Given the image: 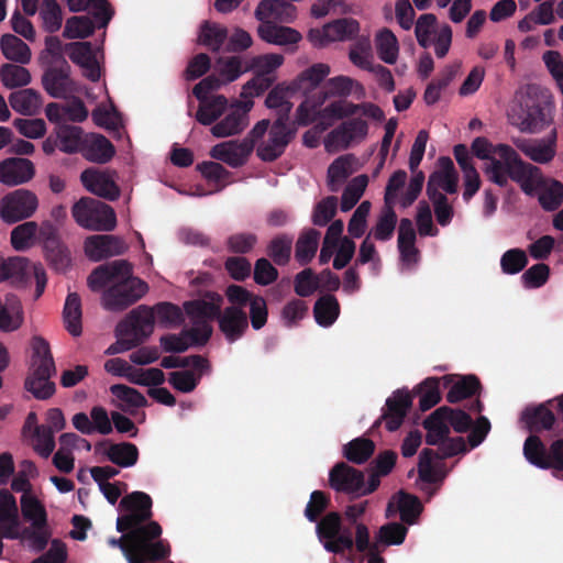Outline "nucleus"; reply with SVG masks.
I'll return each instance as SVG.
<instances>
[{"label":"nucleus","instance_id":"1","mask_svg":"<svg viewBox=\"0 0 563 563\" xmlns=\"http://www.w3.org/2000/svg\"><path fill=\"white\" fill-rule=\"evenodd\" d=\"M471 148L477 158L485 162L483 170L492 183L505 187L511 179L527 195H533L541 189L539 201L548 211L555 210L563 202V184L544 180L541 170L522 161L509 145H494L485 137H476Z\"/></svg>","mask_w":563,"mask_h":563},{"label":"nucleus","instance_id":"2","mask_svg":"<svg viewBox=\"0 0 563 563\" xmlns=\"http://www.w3.org/2000/svg\"><path fill=\"white\" fill-rule=\"evenodd\" d=\"M367 503L350 505L345 508L344 518L349 526H344L336 512L325 515L316 527L319 541L328 552L343 553L355 544L357 551H365L369 547L368 528L358 521L366 510Z\"/></svg>","mask_w":563,"mask_h":563},{"label":"nucleus","instance_id":"3","mask_svg":"<svg viewBox=\"0 0 563 563\" xmlns=\"http://www.w3.org/2000/svg\"><path fill=\"white\" fill-rule=\"evenodd\" d=\"M223 301L214 292H208L202 298L188 301L184 305L189 317L191 328L179 334H169L161 339V345L166 352H184L190 345L203 344L212 333L210 320L218 313Z\"/></svg>","mask_w":563,"mask_h":563},{"label":"nucleus","instance_id":"4","mask_svg":"<svg viewBox=\"0 0 563 563\" xmlns=\"http://www.w3.org/2000/svg\"><path fill=\"white\" fill-rule=\"evenodd\" d=\"M548 92L537 85L521 87L507 110L509 122L521 132L537 133L551 122Z\"/></svg>","mask_w":563,"mask_h":563},{"label":"nucleus","instance_id":"5","mask_svg":"<svg viewBox=\"0 0 563 563\" xmlns=\"http://www.w3.org/2000/svg\"><path fill=\"white\" fill-rule=\"evenodd\" d=\"M155 322L153 308L140 306L132 310L128 318L117 325L118 342L109 351L119 353L132 349L153 332Z\"/></svg>","mask_w":563,"mask_h":563},{"label":"nucleus","instance_id":"6","mask_svg":"<svg viewBox=\"0 0 563 563\" xmlns=\"http://www.w3.org/2000/svg\"><path fill=\"white\" fill-rule=\"evenodd\" d=\"M371 121H374L373 118L363 113L350 115L327 134L323 140L324 150L336 153L361 144L368 136Z\"/></svg>","mask_w":563,"mask_h":563},{"label":"nucleus","instance_id":"7","mask_svg":"<svg viewBox=\"0 0 563 563\" xmlns=\"http://www.w3.org/2000/svg\"><path fill=\"white\" fill-rule=\"evenodd\" d=\"M76 223L91 231H112L117 224L114 210L107 203L85 197L71 208Z\"/></svg>","mask_w":563,"mask_h":563},{"label":"nucleus","instance_id":"8","mask_svg":"<svg viewBox=\"0 0 563 563\" xmlns=\"http://www.w3.org/2000/svg\"><path fill=\"white\" fill-rule=\"evenodd\" d=\"M21 511L24 519L31 523L32 531H22V538L29 541V545L41 551L47 544L49 531L47 526V511L44 504L35 494H26L20 498Z\"/></svg>","mask_w":563,"mask_h":563},{"label":"nucleus","instance_id":"9","mask_svg":"<svg viewBox=\"0 0 563 563\" xmlns=\"http://www.w3.org/2000/svg\"><path fill=\"white\" fill-rule=\"evenodd\" d=\"M31 278H34L36 283L35 298H40L47 283L44 267L40 263H32L24 257L3 258L0 255V282L10 280L12 284L21 286L27 284Z\"/></svg>","mask_w":563,"mask_h":563},{"label":"nucleus","instance_id":"10","mask_svg":"<svg viewBox=\"0 0 563 563\" xmlns=\"http://www.w3.org/2000/svg\"><path fill=\"white\" fill-rule=\"evenodd\" d=\"M268 126L269 121L262 120L252 129L249 137L242 141H227L214 145L210 150L211 157L224 162L231 167L243 165L251 154L255 141L264 136Z\"/></svg>","mask_w":563,"mask_h":563},{"label":"nucleus","instance_id":"11","mask_svg":"<svg viewBox=\"0 0 563 563\" xmlns=\"http://www.w3.org/2000/svg\"><path fill=\"white\" fill-rule=\"evenodd\" d=\"M147 289L146 283L132 276L130 266V272L103 292L101 305L107 310L121 311L141 299Z\"/></svg>","mask_w":563,"mask_h":563},{"label":"nucleus","instance_id":"12","mask_svg":"<svg viewBox=\"0 0 563 563\" xmlns=\"http://www.w3.org/2000/svg\"><path fill=\"white\" fill-rule=\"evenodd\" d=\"M427 429L426 441L430 445H438L441 457H451L465 452L466 444L462 438L449 439L450 426L445 419V409L439 408L428 417L424 422Z\"/></svg>","mask_w":563,"mask_h":563},{"label":"nucleus","instance_id":"13","mask_svg":"<svg viewBox=\"0 0 563 563\" xmlns=\"http://www.w3.org/2000/svg\"><path fill=\"white\" fill-rule=\"evenodd\" d=\"M40 207L37 195L25 188L12 190L0 199V219L13 224L32 218Z\"/></svg>","mask_w":563,"mask_h":563},{"label":"nucleus","instance_id":"14","mask_svg":"<svg viewBox=\"0 0 563 563\" xmlns=\"http://www.w3.org/2000/svg\"><path fill=\"white\" fill-rule=\"evenodd\" d=\"M415 33L419 45L424 48L434 47L438 57H444L451 46L452 30L449 25H439L431 13L422 14L416 22Z\"/></svg>","mask_w":563,"mask_h":563},{"label":"nucleus","instance_id":"15","mask_svg":"<svg viewBox=\"0 0 563 563\" xmlns=\"http://www.w3.org/2000/svg\"><path fill=\"white\" fill-rule=\"evenodd\" d=\"M360 31L356 20L344 18L327 23L321 27L311 29L307 38L314 47H325L334 42L353 40Z\"/></svg>","mask_w":563,"mask_h":563},{"label":"nucleus","instance_id":"16","mask_svg":"<svg viewBox=\"0 0 563 563\" xmlns=\"http://www.w3.org/2000/svg\"><path fill=\"white\" fill-rule=\"evenodd\" d=\"M283 63L284 56L276 53L253 57L246 65V68L253 70L256 77L243 86L242 95L244 97L260 96L271 85V80L266 76L278 69Z\"/></svg>","mask_w":563,"mask_h":563},{"label":"nucleus","instance_id":"17","mask_svg":"<svg viewBox=\"0 0 563 563\" xmlns=\"http://www.w3.org/2000/svg\"><path fill=\"white\" fill-rule=\"evenodd\" d=\"M523 454L537 467L563 471V439L554 441L548 451L538 437L530 435L525 442Z\"/></svg>","mask_w":563,"mask_h":563},{"label":"nucleus","instance_id":"18","mask_svg":"<svg viewBox=\"0 0 563 563\" xmlns=\"http://www.w3.org/2000/svg\"><path fill=\"white\" fill-rule=\"evenodd\" d=\"M357 113H363L377 122H380L385 117L384 111L372 102L353 103L341 99L330 102L321 110L320 123L322 125L329 123L330 126L335 120L346 119Z\"/></svg>","mask_w":563,"mask_h":563},{"label":"nucleus","instance_id":"19","mask_svg":"<svg viewBox=\"0 0 563 563\" xmlns=\"http://www.w3.org/2000/svg\"><path fill=\"white\" fill-rule=\"evenodd\" d=\"M69 58L77 64L86 78L91 81L99 80L101 76L100 58L102 53L100 49H92L89 42H75L66 46Z\"/></svg>","mask_w":563,"mask_h":563},{"label":"nucleus","instance_id":"20","mask_svg":"<svg viewBox=\"0 0 563 563\" xmlns=\"http://www.w3.org/2000/svg\"><path fill=\"white\" fill-rule=\"evenodd\" d=\"M294 132L287 128L286 122L277 119L267 132L265 139L257 146V155L263 161H274L280 156L290 140Z\"/></svg>","mask_w":563,"mask_h":563},{"label":"nucleus","instance_id":"21","mask_svg":"<svg viewBox=\"0 0 563 563\" xmlns=\"http://www.w3.org/2000/svg\"><path fill=\"white\" fill-rule=\"evenodd\" d=\"M329 481L333 489L358 496L366 495L374 489L365 486L364 476L360 471L345 463H339L332 468Z\"/></svg>","mask_w":563,"mask_h":563},{"label":"nucleus","instance_id":"22","mask_svg":"<svg viewBox=\"0 0 563 563\" xmlns=\"http://www.w3.org/2000/svg\"><path fill=\"white\" fill-rule=\"evenodd\" d=\"M42 84L53 98H68L80 91V86L70 78L69 67L66 63L60 67L48 68L43 75Z\"/></svg>","mask_w":563,"mask_h":563},{"label":"nucleus","instance_id":"23","mask_svg":"<svg viewBox=\"0 0 563 563\" xmlns=\"http://www.w3.org/2000/svg\"><path fill=\"white\" fill-rule=\"evenodd\" d=\"M82 186L91 194L115 200L120 196V189L115 183L113 173L99 168H88L80 175Z\"/></svg>","mask_w":563,"mask_h":563},{"label":"nucleus","instance_id":"24","mask_svg":"<svg viewBox=\"0 0 563 563\" xmlns=\"http://www.w3.org/2000/svg\"><path fill=\"white\" fill-rule=\"evenodd\" d=\"M459 176L450 157L438 159L437 169L430 175L427 186L429 197L444 196L440 190L454 194L457 189Z\"/></svg>","mask_w":563,"mask_h":563},{"label":"nucleus","instance_id":"25","mask_svg":"<svg viewBox=\"0 0 563 563\" xmlns=\"http://www.w3.org/2000/svg\"><path fill=\"white\" fill-rule=\"evenodd\" d=\"M514 144L532 162L548 164L556 154V133L553 131L543 139H515Z\"/></svg>","mask_w":563,"mask_h":563},{"label":"nucleus","instance_id":"26","mask_svg":"<svg viewBox=\"0 0 563 563\" xmlns=\"http://www.w3.org/2000/svg\"><path fill=\"white\" fill-rule=\"evenodd\" d=\"M35 176V166L27 158L9 157L0 162V184L16 187L27 184Z\"/></svg>","mask_w":563,"mask_h":563},{"label":"nucleus","instance_id":"27","mask_svg":"<svg viewBox=\"0 0 563 563\" xmlns=\"http://www.w3.org/2000/svg\"><path fill=\"white\" fill-rule=\"evenodd\" d=\"M86 256L93 262L120 255L126 250L122 239L114 235H91L84 242Z\"/></svg>","mask_w":563,"mask_h":563},{"label":"nucleus","instance_id":"28","mask_svg":"<svg viewBox=\"0 0 563 563\" xmlns=\"http://www.w3.org/2000/svg\"><path fill=\"white\" fill-rule=\"evenodd\" d=\"M254 14L262 23H290L297 18V8L282 0H262Z\"/></svg>","mask_w":563,"mask_h":563},{"label":"nucleus","instance_id":"29","mask_svg":"<svg viewBox=\"0 0 563 563\" xmlns=\"http://www.w3.org/2000/svg\"><path fill=\"white\" fill-rule=\"evenodd\" d=\"M220 307H222V305ZM220 310L221 308H219L218 313L210 320V322L217 318L219 328L225 335L227 340L234 342L241 338L244 331L247 329V316L242 309H239L238 307H228L222 313Z\"/></svg>","mask_w":563,"mask_h":563},{"label":"nucleus","instance_id":"30","mask_svg":"<svg viewBox=\"0 0 563 563\" xmlns=\"http://www.w3.org/2000/svg\"><path fill=\"white\" fill-rule=\"evenodd\" d=\"M129 272L130 264L126 261H114L97 267L88 277V286L93 291H98L106 286L111 287L114 282L121 280Z\"/></svg>","mask_w":563,"mask_h":563},{"label":"nucleus","instance_id":"31","mask_svg":"<svg viewBox=\"0 0 563 563\" xmlns=\"http://www.w3.org/2000/svg\"><path fill=\"white\" fill-rule=\"evenodd\" d=\"M416 231L409 219H402L398 230V249L402 265L412 267L419 261V251L415 245Z\"/></svg>","mask_w":563,"mask_h":563},{"label":"nucleus","instance_id":"32","mask_svg":"<svg viewBox=\"0 0 563 563\" xmlns=\"http://www.w3.org/2000/svg\"><path fill=\"white\" fill-rule=\"evenodd\" d=\"M80 152L90 162L103 164L114 155V147L111 142L100 134L85 136Z\"/></svg>","mask_w":563,"mask_h":563},{"label":"nucleus","instance_id":"33","mask_svg":"<svg viewBox=\"0 0 563 563\" xmlns=\"http://www.w3.org/2000/svg\"><path fill=\"white\" fill-rule=\"evenodd\" d=\"M410 405V395L402 390L394 393V395L387 399V411L383 416V419L389 431H395L401 426Z\"/></svg>","mask_w":563,"mask_h":563},{"label":"nucleus","instance_id":"34","mask_svg":"<svg viewBox=\"0 0 563 563\" xmlns=\"http://www.w3.org/2000/svg\"><path fill=\"white\" fill-rule=\"evenodd\" d=\"M30 374H55V364L51 354L49 344L47 341L40 336H36L32 340V360Z\"/></svg>","mask_w":563,"mask_h":563},{"label":"nucleus","instance_id":"35","mask_svg":"<svg viewBox=\"0 0 563 563\" xmlns=\"http://www.w3.org/2000/svg\"><path fill=\"white\" fill-rule=\"evenodd\" d=\"M331 73V68L325 63H316L302 70L292 81V88L305 95L314 90L325 77Z\"/></svg>","mask_w":563,"mask_h":563},{"label":"nucleus","instance_id":"36","mask_svg":"<svg viewBox=\"0 0 563 563\" xmlns=\"http://www.w3.org/2000/svg\"><path fill=\"white\" fill-rule=\"evenodd\" d=\"M421 510L422 506L417 497L405 493H399L389 501L386 511L388 517L399 512L404 522L412 525L416 522V519L420 515Z\"/></svg>","mask_w":563,"mask_h":563},{"label":"nucleus","instance_id":"37","mask_svg":"<svg viewBox=\"0 0 563 563\" xmlns=\"http://www.w3.org/2000/svg\"><path fill=\"white\" fill-rule=\"evenodd\" d=\"M97 450L106 455L112 463L122 467L133 466L139 457L136 445L129 442L118 444L102 443L97 446Z\"/></svg>","mask_w":563,"mask_h":563},{"label":"nucleus","instance_id":"38","mask_svg":"<svg viewBox=\"0 0 563 563\" xmlns=\"http://www.w3.org/2000/svg\"><path fill=\"white\" fill-rule=\"evenodd\" d=\"M257 33L263 41L278 46L297 44L301 40V34L297 30L275 23H262Z\"/></svg>","mask_w":563,"mask_h":563},{"label":"nucleus","instance_id":"39","mask_svg":"<svg viewBox=\"0 0 563 563\" xmlns=\"http://www.w3.org/2000/svg\"><path fill=\"white\" fill-rule=\"evenodd\" d=\"M24 322V309L20 299L16 297H7L2 303L0 301V331L13 332L19 330Z\"/></svg>","mask_w":563,"mask_h":563},{"label":"nucleus","instance_id":"40","mask_svg":"<svg viewBox=\"0 0 563 563\" xmlns=\"http://www.w3.org/2000/svg\"><path fill=\"white\" fill-rule=\"evenodd\" d=\"M297 91L290 84H283L276 86L268 96L266 97V106L271 110L276 112L277 119H282L284 122L287 121L288 114L291 111L292 102L290 99Z\"/></svg>","mask_w":563,"mask_h":563},{"label":"nucleus","instance_id":"41","mask_svg":"<svg viewBox=\"0 0 563 563\" xmlns=\"http://www.w3.org/2000/svg\"><path fill=\"white\" fill-rule=\"evenodd\" d=\"M249 125V118H244L243 113L235 112L229 107L225 115L219 119L211 126V134L218 139H224L242 133Z\"/></svg>","mask_w":563,"mask_h":563},{"label":"nucleus","instance_id":"42","mask_svg":"<svg viewBox=\"0 0 563 563\" xmlns=\"http://www.w3.org/2000/svg\"><path fill=\"white\" fill-rule=\"evenodd\" d=\"M199 108L196 119L202 125L216 123L222 114L229 109L228 99L224 96H212L209 99H198Z\"/></svg>","mask_w":563,"mask_h":563},{"label":"nucleus","instance_id":"43","mask_svg":"<svg viewBox=\"0 0 563 563\" xmlns=\"http://www.w3.org/2000/svg\"><path fill=\"white\" fill-rule=\"evenodd\" d=\"M356 170V158L342 155L332 162L328 168V186L331 191H338L346 178Z\"/></svg>","mask_w":563,"mask_h":563},{"label":"nucleus","instance_id":"44","mask_svg":"<svg viewBox=\"0 0 563 563\" xmlns=\"http://www.w3.org/2000/svg\"><path fill=\"white\" fill-rule=\"evenodd\" d=\"M11 108L24 115H34L40 112L43 100L42 96L30 88L21 89L9 96Z\"/></svg>","mask_w":563,"mask_h":563},{"label":"nucleus","instance_id":"45","mask_svg":"<svg viewBox=\"0 0 563 563\" xmlns=\"http://www.w3.org/2000/svg\"><path fill=\"white\" fill-rule=\"evenodd\" d=\"M0 49L7 59L16 64L26 65L31 62V48L13 34H3L0 37Z\"/></svg>","mask_w":563,"mask_h":563},{"label":"nucleus","instance_id":"46","mask_svg":"<svg viewBox=\"0 0 563 563\" xmlns=\"http://www.w3.org/2000/svg\"><path fill=\"white\" fill-rule=\"evenodd\" d=\"M110 391L113 396V405L123 411H132L146 405V398L130 386L112 385Z\"/></svg>","mask_w":563,"mask_h":563},{"label":"nucleus","instance_id":"47","mask_svg":"<svg viewBox=\"0 0 563 563\" xmlns=\"http://www.w3.org/2000/svg\"><path fill=\"white\" fill-rule=\"evenodd\" d=\"M378 57L386 64H395L399 56V43L396 35L384 27L377 31L374 38Z\"/></svg>","mask_w":563,"mask_h":563},{"label":"nucleus","instance_id":"48","mask_svg":"<svg viewBox=\"0 0 563 563\" xmlns=\"http://www.w3.org/2000/svg\"><path fill=\"white\" fill-rule=\"evenodd\" d=\"M443 459L439 450L437 452L428 449L423 450L419 457V477L428 483H435L442 479L444 474L439 467V461Z\"/></svg>","mask_w":563,"mask_h":563},{"label":"nucleus","instance_id":"49","mask_svg":"<svg viewBox=\"0 0 563 563\" xmlns=\"http://www.w3.org/2000/svg\"><path fill=\"white\" fill-rule=\"evenodd\" d=\"M442 382L444 385L453 383L451 389L446 395V399L449 402H457L466 397L473 395L478 388V380L475 376H464L454 379L451 376L442 377Z\"/></svg>","mask_w":563,"mask_h":563},{"label":"nucleus","instance_id":"50","mask_svg":"<svg viewBox=\"0 0 563 563\" xmlns=\"http://www.w3.org/2000/svg\"><path fill=\"white\" fill-rule=\"evenodd\" d=\"M63 319L67 331L71 335L78 336L81 334V302L76 292L68 294L63 310Z\"/></svg>","mask_w":563,"mask_h":563},{"label":"nucleus","instance_id":"51","mask_svg":"<svg viewBox=\"0 0 563 563\" xmlns=\"http://www.w3.org/2000/svg\"><path fill=\"white\" fill-rule=\"evenodd\" d=\"M38 224L26 221L16 225L11 231V245L15 251L23 252L31 249L37 240Z\"/></svg>","mask_w":563,"mask_h":563},{"label":"nucleus","instance_id":"52","mask_svg":"<svg viewBox=\"0 0 563 563\" xmlns=\"http://www.w3.org/2000/svg\"><path fill=\"white\" fill-rule=\"evenodd\" d=\"M228 37V31L224 26L205 21L200 25L198 34V43L202 46L210 48L213 52H218L223 45Z\"/></svg>","mask_w":563,"mask_h":563},{"label":"nucleus","instance_id":"53","mask_svg":"<svg viewBox=\"0 0 563 563\" xmlns=\"http://www.w3.org/2000/svg\"><path fill=\"white\" fill-rule=\"evenodd\" d=\"M71 12L89 9L100 26H106L112 18V11L106 0H66Z\"/></svg>","mask_w":563,"mask_h":563},{"label":"nucleus","instance_id":"54","mask_svg":"<svg viewBox=\"0 0 563 563\" xmlns=\"http://www.w3.org/2000/svg\"><path fill=\"white\" fill-rule=\"evenodd\" d=\"M554 420V415L543 405L527 408L521 415V421L531 431L550 429Z\"/></svg>","mask_w":563,"mask_h":563},{"label":"nucleus","instance_id":"55","mask_svg":"<svg viewBox=\"0 0 563 563\" xmlns=\"http://www.w3.org/2000/svg\"><path fill=\"white\" fill-rule=\"evenodd\" d=\"M0 80L5 88L14 89L27 86L32 76L21 64H3L0 67Z\"/></svg>","mask_w":563,"mask_h":563},{"label":"nucleus","instance_id":"56","mask_svg":"<svg viewBox=\"0 0 563 563\" xmlns=\"http://www.w3.org/2000/svg\"><path fill=\"white\" fill-rule=\"evenodd\" d=\"M58 147L65 153H76L81 150L82 130L78 126L60 124L56 128Z\"/></svg>","mask_w":563,"mask_h":563},{"label":"nucleus","instance_id":"57","mask_svg":"<svg viewBox=\"0 0 563 563\" xmlns=\"http://www.w3.org/2000/svg\"><path fill=\"white\" fill-rule=\"evenodd\" d=\"M313 313L318 324L329 327L333 324L339 317V302L333 296L325 295L314 303Z\"/></svg>","mask_w":563,"mask_h":563},{"label":"nucleus","instance_id":"58","mask_svg":"<svg viewBox=\"0 0 563 563\" xmlns=\"http://www.w3.org/2000/svg\"><path fill=\"white\" fill-rule=\"evenodd\" d=\"M328 90L333 96L347 97L354 95L358 98L365 96V89L362 84L349 76H336L330 78L327 82Z\"/></svg>","mask_w":563,"mask_h":563},{"label":"nucleus","instance_id":"59","mask_svg":"<svg viewBox=\"0 0 563 563\" xmlns=\"http://www.w3.org/2000/svg\"><path fill=\"white\" fill-rule=\"evenodd\" d=\"M189 368L176 371L169 374L168 382L177 390L181 393H190L198 385L203 368L196 369L194 366Z\"/></svg>","mask_w":563,"mask_h":563},{"label":"nucleus","instance_id":"60","mask_svg":"<svg viewBox=\"0 0 563 563\" xmlns=\"http://www.w3.org/2000/svg\"><path fill=\"white\" fill-rule=\"evenodd\" d=\"M320 233L309 229L301 234L296 245V258L301 264L308 263L316 254L319 244Z\"/></svg>","mask_w":563,"mask_h":563},{"label":"nucleus","instance_id":"61","mask_svg":"<svg viewBox=\"0 0 563 563\" xmlns=\"http://www.w3.org/2000/svg\"><path fill=\"white\" fill-rule=\"evenodd\" d=\"M40 16L42 19L43 27L47 32L53 33L60 29L63 14L60 5L56 0H43L40 7Z\"/></svg>","mask_w":563,"mask_h":563},{"label":"nucleus","instance_id":"62","mask_svg":"<svg viewBox=\"0 0 563 563\" xmlns=\"http://www.w3.org/2000/svg\"><path fill=\"white\" fill-rule=\"evenodd\" d=\"M367 183L365 175H360L349 183L341 198V210L343 212L351 210L357 203L366 189Z\"/></svg>","mask_w":563,"mask_h":563},{"label":"nucleus","instance_id":"63","mask_svg":"<svg viewBox=\"0 0 563 563\" xmlns=\"http://www.w3.org/2000/svg\"><path fill=\"white\" fill-rule=\"evenodd\" d=\"M32 448L40 456L47 459L55 448L52 428L36 426L32 437Z\"/></svg>","mask_w":563,"mask_h":563},{"label":"nucleus","instance_id":"64","mask_svg":"<svg viewBox=\"0 0 563 563\" xmlns=\"http://www.w3.org/2000/svg\"><path fill=\"white\" fill-rule=\"evenodd\" d=\"M91 115L93 122L101 128L115 130L122 124L120 113L110 101L98 106Z\"/></svg>","mask_w":563,"mask_h":563}]
</instances>
